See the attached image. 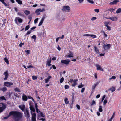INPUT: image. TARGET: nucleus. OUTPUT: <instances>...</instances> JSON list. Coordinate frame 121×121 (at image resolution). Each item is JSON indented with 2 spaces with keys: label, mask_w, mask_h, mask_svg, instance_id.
<instances>
[{
  "label": "nucleus",
  "mask_w": 121,
  "mask_h": 121,
  "mask_svg": "<svg viewBox=\"0 0 121 121\" xmlns=\"http://www.w3.org/2000/svg\"><path fill=\"white\" fill-rule=\"evenodd\" d=\"M32 38L34 39V41H35L36 39V36L35 35H33L31 37Z\"/></svg>",
  "instance_id": "c9c22d12"
},
{
  "label": "nucleus",
  "mask_w": 121,
  "mask_h": 121,
  "mask_svg": "<svg viewBox=\"0 0 121 121\" xmlns=\"http://www.w3.org/2000/svg\"><path fill=\"white\" fill-rule=\"evenodd\" d=\"M4 85L8 87H9L10 86L12 85H13V83L9 82H4Z\"/></svg>",
  "instance_id": "6e6552de"
},
{
  "label": "nucleus",
  "mask_w": 121,
  "mask_h": 121,
  "mask_svg": "<svg viewBox=\"0 0 121 121\" xmlns=\"http://www.w3.org/2000/svg\"><path fill=\"white\" fill-rule=\"evenodd\" d=\"M76 107L77 109H80V107L79 105H76Z\"/></svg>",
  "instance_id": "69168bd1"
},
{
  "label": "nucleus",
  "mask_w": 121,
  "mask_h": 121,
  "mask_svg": "<svg viewBox=\"0 0 121 121\" xmlns=\"http://www.w3.org/2000/svg\"><path fill=\"white\" fill-rule=\"evenodd\" d=\"M4 61L7 64H9V61L8 60V59H7L6 58H5L4 59Z\"/></svg>",
  "instance_id": "c756f323"
},
{
  "label": "nucleus",
  "mask_w": 121,
  "mask_h": 121,
  "mask_svg": "<svg viewBox=\"0 0 121 121\" xmlns=\"http://www.w3.org/2000/svg\"><path fill=\"white\" fill-rule=\"evenodd\" d=\"M14 90L15 91H16L17 92H20L21 91L20 90L19 88H16Z\"/></svg>",
  "instance_id": "2f4dec72"
},
{
  "label": "nucleus",
  "mask_w": 121,
  "mask_h": 121,
  "mask_svg": "<svg viewBox=\"0 0 121 121\" xmlns=\"http://www.w3.org/2000/svg\"><path fill=\"white\" fill-rule=\"evenodd\" d=\"M107 27L106 29L108 30H111V27L109 26H106Z\"/></svg>",
  "instance_id": "37998d69"
},
{
  "label": "nucleus",
  "mask_w": 121,
  "mask_h": 121,
  "mask_svg": "<svg viewBox=\"0 0 121 121\" xmlns=\"http://www.w3.org/2000/svg\"><path fill=\"white\" fill-rule=\"evenodd\" d=\"M51 78V77L50 76H48V77L45 80V83H47Z\"/></svg>",
  "instance_id": "412c9836"
},
{
  "label": "nucleus",
  "mask_w": 121,
  "mask_h": 121,
  "mask_svg": "<svg viewBox=\"0 0 121 121\" xmlns=\"http://www.w3.org/2000/svg\"><path fill=\"white\" fill-rule=\"evenodd\" d=\"M28 98L29 99H31L34 102V100L32 97L30 96H28Z\"/></svg>",
  "instance_id": "ea45409f"
},
{
  "label": "nucleus",
  "mask_w": 121,
  "mask_h": 121,
  "mask_svg": "<svg viewBox=\"0 0 121 121\" xmlns=\"http://www.w3.org/2000/svg\"><path fill=\"white\" fill-rule=\"evenodd\" d=\"M96 66L97 67V70H99L102 71H103V70L102 68L99 65L97 64L96 65Z\"/></svg>",
  "instance_id": "2eb2a0df"
},
{
  "label": "nucleus",
  "mask_w": 121,
  "mask_h": 121,
  "mask_svg": "<svg viewBox=\"0 0 121 121\" xmlns=\"http://www.w3.org/2000/svg\"><path fill=\"white\" fill-rule=\"evenodd\" d=\"M24 13L26 15H27L30 13V12L28 10H25L24 11Z\"/></svg>",
  "instance_id": "393cba45"
},
{
  "label": "nucleus",
  "mask_w": 121,
  "mask_h": 121,
  "mask_svg": "<svg viewBox=\"0 0 121 121\" xmlns=\"http://www.w3.org/2000/svg\"><path fill=\"white\" fill-rule=\"evenodd\" d=\"M25 52H26V53L28 55H29L30 53V50H27L26 51H25Z\"/></svg>",
  "instance_id": "bf43d9fd"
},
{
  "label": "nucleus",
  "mask_w": 121,
  "mask_h": 121,
  "mask_svg": "<svg viewBox=\"0 0 121 121\" xmlns=\"http://www.w3.org/2000/svg\"><path fill=\"white\" fill-rule=\"evenodd\" d=\"M73 55L72 54H68V55H67V57H69V58L73 57Z\"/></svg>",
  "instance_id": "e433bc0d"
},
{
  "label": "nucleus",
  "mask_w": 121,
  "mask_h": 121,
  "mask_svg": "<svg viewBox=\"0 0 121 121\" xmlns=\"http://www.w3.org/2000/svg\"><path fill=\"white\" fill-rule=\"evenodd\" d=\"M87 1L89 3L91 4H93L94 3V1L92 0H87Z\"/></svg>",
  "instance_id": "79ce46f5"
},
{
  "label": "nucleus",
  "mask_w": 121,
  "mask_h": 121,
  "mask_svg": "<svg viewBox=\"0 0 121 121\" xmlns=\"http://www.w3.org/2000/svg\"><path fill=\"white\" fill-rule=\"evenodd\" d=\"M115 10V9L110 8L109 9V10L111 12H113Z\"/></svg>",
  "instance_id": "f704fd0d"
},
{
  "label": "nucleus",
  "mask_w": 121,
  "mask_h": 121,
  "mask_svg": "<svg viewBox=\"0 0 121 121\" xmlns=\"http://www.w3.org/2000/svg\"><path fill=\"white\" fill-rule=\"evenodd\" d=\"M22 99L24 101H26L28 99L27 96L24 94H23L22 96Z\"/></svg>",
  "instance_id": "6ab92c4d"
},
{
  "label": "nucleus",
  "mask_w": 121,
  "mask_h": 121,
  "mask_svg": "<svg viewBox=\"0 0 121 121\" xmlns=\"http://www.w3.org/2000/svg\"><path fill=\"white\" fill-rule=\"evenodd\" d=\"M100 82H97L96 83H95L94 85H93L92 86V90L94 89L96 86H97L100 83Z\"/></svg>",
  "instance_id": "4468645a"
},
{
  "label": "nucleus",
  "mask_w": 121,
  "mask_h": 121,
  "mask_svg": "<svg viewBox=\"0 0 121 121\" xmlns=\"http://www.w3.org/2000/svg\"><path fill=\"white\" fill-rule=\"evenodd\" d=\"M119 0H115L112 2H110L109 4L110 5H113L114 4H117V2H119Z\"/></svg>",
  "instance_id": "ddd939ff"
},
{
  "label": "nucleus",
  "mask_w": 121,
  "mask_h": 121,
  "mask_svg": "<svg viewBox=\"0 0 121 121\" xmlns=\"http://www.w3.org/2000/svg\"><path fill=\"white\" fill-rule=\"evenodd\" d=\"M99 111L100 112H101L102 111L103 109H102V106H99Z\"/></svg>",
  "instance_id": "c85d7f7f"
},
{
  "label": "nucleus",
  "mask_w": 121,
  "mask_h": 121,
  "mask_svg": "<svg viewBox=\"0 0 121 121\" xmlns=\"http://www.w3.org/2000/svg\"><path fill=\"white\" fill-rule=\"evenodd\" d=\"M106 97V96L105 95H104L103 96L102 99V101H103L104 100V99H105Z\"/></svg>",
  "instance_id": "0e129e2a"
},
{
  "label": "nucleus",
  "mask_w": 121,
  "mask_h": 121,
  "mask_svg": "<svg viewBox=\"0 0 121 121\" xmlns=\"http://www.w3.org/2000/svg\"><path fill=\"white\" fill-rule=\"evenodd\" d=\"M4 100H6V98L4 96L0 97V101Z\"/></svg>",
  "instance_id": "5701e85b"
},
{
  "label": "nucleus",
  "mask_w": 121,
  "mask_h": 121,
  "mask_svg": "<svg viewBox=\"0 0 121 121\" xmlns=\"http://www.w3.org/2000/svg\"><path fill=\"white\" fill-rule=\"evenodd\" d=\"M51 58L48 59L47 61V64L48 66H50L51 64H50L51 62Z\"/></svg>",
  "instance_id": "f3484780"
},
{
  "label": "nucleus",
  "mask_w": 121,
  "mask_h": 121,
  "mask_svg": "<svg viewBox=\"0 0 121 121\" xmlns=\"http://www.w3.org/2000/svg\"><path fill=\"white\" fill-rule=\"evenodd\" d=\"M3 74L5 75V78L4 79L5 80H6L7 79L8 77V75L7 71H6L4 72Z\"/></svg>",
  "instance_id": "a211bd4d"
},
{
  "label": "nucleus",
  "mask_w": 121,
  "mask_h": 121,
  "mask_svg": "<svg viewBox=\"0 0 121 121\" xmlns=\"http://www.w3.org/2000/svg\"><path fill=\"white\" fill-rule=\"evenodd\" d=\"M28 19L31 21L32 19V16L31 15H29L28 17Z\"/></svg>",
  "instance_id": "c03bdc74"
},
{
  "label": "nucleus",
  "mask_w": 121,
  "mask_h": 121,
  "mask_svg": "<svg viewBox=\"0 0 121 121\" xmlns=\"http://www.w3.org/2000/svg\"><path fill=\"white\" fill-rule=\"evenodd\" d=\"M6 104L3 103L0 104V113L4 110L6 107Z\"/></svg>",
  "instance_id": "f03ea898"
},
{
  "label": "nucleus",
  "mask_w": 121,
  "mask_h": 121,
  "mask_svg": "<svg viewBox=\"0 0 121 121\" xmlns=\"http://www.w3.org/2000/svg\"><path fill=\"white\" fill-rule=\"evenodd\" d=\"M111 47V45L110 44H108L106 45L104 42L103 43V48L104 50L108 49L110 48Z\"/></svg>",
  "instance_id": "7ed1b4c3"
},
{
  "label": "nucleus",
  "mask_w": 121,
  "mask_h": 121,
  "mask_svg": "<svg viewBox=\"0 0 121 121\" xmlns=\"http://www.w3.org/2000/svg\"><path fill=\"white\" fill-rule=\"evenodd\" d=\"M70 61L69 59L66 60H61V63H62L67 65L69 64Z\"/></svg>",
  "instance_id": "423d86ee"
},
{
  "label": "nucleus",
  "mask_w": 121,
  "mask_h": 121,
  "mask_svg": "<svg viewBox=\"0 0 121 121\" xmlns=\"http://www.w3.org/2000/svg\"><path fill=\"white\" fill-rule=\"evenodd\" d=\"M78 80V79H75L74 80H73V83H75V82H76V83H77V82Z\"/></svg>",
  "instance_id": "052dcab7"
},
{
  "label": "nucleus",
  "mask_w": 121,
  "mask_h": 121,
  "mask_svg": "<svg viewBox=\"0 0 121 121\" xmlns=\"http://www.w3.org/2000/svg\"><path fill=\"white\" fill-rule=\"evenodd\" d=\"M64 80V78L63 77H62L60 79V83H62Z\"/></svg>",
  "instance_id": "8fccbe9b"
},
{
  "label": "nucleus",
  "mask_w": 121,
  "mask_h": 121,
  "mask_svg": "<svg viewBox=\"0 0 121 121\" xmlns=\"http://www.w3.org/2000/svg\"><path fill=\"white\" fill-rule=\"evenodd\" d=\"M77 84V83H76V82H75V83H73V84H72V86L73 87H74V86L76 85Z\"/></svg>",
  "instance_id": "774afa93"
},
{
  "label": "nucleus",
  "mask_w": 121,
  "mask_h": 121,
  "mask_svg": "<svg viewBox=\"0 0 121 121\" xmlns=\"http://www.w3.org/2000/svg\"><path fill=\"white\" fill-rule=\"evenodd\" d=\"M30 105V110H31V112H35V110L34 108L33 107V106L31 105H30V104H29Z\"/></svg>",
  "instance_id": "9b49d317"
},
{
  "label": "nucleus",
  "mask_w": 121,
  "mask_h": 121,
  "mask_svg": "<svg viewBox=\"0 0 121 121\" xmlns=\"http://www.w3.org/2000/svg\"><path fill=\"white\" fill-rule=\"evenodd\" d=\"M62 10L63 11L66 12L70 10V7L67 6H63Z\"/></svg>",
  "instance_id": "1a4fd4ad"
},
{
  "label": "nucleus",
  "mask_w": 121,
  "mask_h": 121,
  "mask_svg": "<svg viewBox=\"0 0 121 121\" xmlns=\"http://www.w3.org/2000/svg\"><path fill=\"white\" fill-rule=\"evenodd\" d=\"M64 100L65 103L66 104H68L69 102L68 99L67 98H66Z\"/></svg>",
  "instance_id": "7c9ffc66"
},
{
  "label": "nucleus",
  "mask_w": 121,
  "mask_h": 121,
  "mask_svg": "<svg viewBox=\"0 0 121 121\" xmlns=\"http://www.w3.org/2000/svg\"><path fill=\"white\" fill-rule=\"evenodd\" d=\"M109 22H106L104 23V25L105 26H108V24H109Z\"/></svg>",
  "instance_id": "a19ab883"
},
{
  "label": "nucleus",
  "mask_w": 121,
  "mask_h": 121,
  "mask_svg": "<svg viewBox=\"0 0 121 121\" xmlns=\"http://www.w3.org/2000/svg\"><path fill=\"white\" fill-rule=\"evenodd\" d=\"M29 111L28 109L26 108L24 111L25 116L27 118H29L30 117Z\"/></svg>",
  "instance_id": "20e7f679"
},
{
  "label": "nucleus",
  "mask_w": 121,
  "mask_h": 121,
  "mask_svg": "<svg viewBox=\"0 0 121 121\" xmlns=\"http://www.w3.org/2000/svg\"><path fill=\"white\" fill-rule=\"evenodd\" d=\"M13 115V118L17 121L21 120L23 117V114L22 112L17 111H13L10 112L8 116L4 117V119H7L9 117Z\"/></svg>",
  "instance_id": "f257e3e1"
},
{
  "label": "nucleus",
  "mask_w": 121,
  "mask_h": 121,
  "mask_svg": "<svg viewBox=\"0 0 121 121\" xmlns=\"http://www.w3.org/2000/svg\"><path fill=\"white\" fill-rule=\"evenodd\" d=\"M37 11V9L36 10L35 12V13H37V15H39L40 14V13L39 12V11Z\"/></svg>",
  "instance_id": "a18cd8bd"
},
{
  "label": "nucleus",
  "mask_w": 121,
  "mask_h": 121,
  "mask_svg": "<svg viewBox=\"0 0 121 121\" xmlns=\"http://www.w3.org/2000/svg\"><path fill=\"white\" fill-rule=\"evenodd\" d=\"M32 32V31L31 30H30L29 31H28L26 33L27 35H29Z\"/></svg>",
  "instance_id": "5fc2aeb1"
},
{
  "label": "nucleus",
  "mask_w": 121,
  "mask_h": 121,
  "mask_svg": "<svg viewBox=\"0 0 121 121\" xmlns=\"http://www.w3.org/2000/svg\"><path fill=\"white\" fill-rule=\"evenodd\" d=\"M32 117L31 120L32 121H36V115L35 113H33L31 112Z\"/></svg>",
  "instance_id": "0eeeda50"
},
{
  "label": "nucleus",
  "mask_w": 121,
  "mask_h": 121,
  "mask_svg": "<svg viewBox=\"0 0 121 121\" xmlns=\"http://www.w3.org/2000/svg\"><path fill=\"white\" fill-rule=\"evenodd\" d=\"M109 90H110L111 91V92L112 93L115 91V89L114 87H112L110 88Z\"/></svg>",
  "instance_id": "b1692460"
},
{
  "label": "nucleus",
  "mask_w": 121,
  "mask_h": 121,
  "mask_svg": "<svg viewBox=\"0 0 121 121\" xmlns=\"http://www.w3.org/2000/svg\"><path fill=\"white\" fill-rule=\"evenodd\" d=\"M90 34H86L83 35V36H90Z\"/></svg>",
  "instance_id": "680f3d73"
},
{
  "label": "nucleus",
  "mask_w": 121,
  "mask_h": 121,
  "mask_svg": "<svg viewBox=\"0 0 121 121\" xmlns=\"http://www.w3.org/2000/svg\"><path fill=\"white\" fill-rule=\"evenodd\" d=\"M107 100L106 99L104 100L103 101V104H104L105 105L106 104L107 102Z\"/></svg>",
  "instance_id": "3c124183"
},
{
  "label": "nucleus",
  "mask_w": 121,
  "mask_h": 121,
  "mask_svg": "<svg viewBox=\"0 0 121 121\" xmlns=\"http://www.w3.org/2000/svg\"><path fill=\"white\" fill-rule=\"evenodd\" d=\"M84 85H82L81 84V85H78V87L79 88H81L82 87L84 86Z\"/></svg>",
  "instance_id": "de8ad7c7"
},
{
  "label": "nucleus",
  "mask_w": 121,
  "mask_h": 121,
  "mask_svg": "<svg viewBox=\"0 0 121 121\" xmlns=\"http://www.w3.org/2000/svg\"><path fill=\"white\" fill-rule=\"evenodd\" d=\"M19 107L22 111L24 112L25 111L24 110L25 108V107L24 104L20 105L19 106Z\"/></svg>",
  "instance_id": "9d476101"
},
{
  "label": "nucleus",
  "mask_w": 121,
  "mask_h": 121,
  "mask_svg": "<svg viewBox=\"0 0 121 121\" xmlns=\"http://www.w3.org/2000/svg\"><path fill=\"white\" fill-rule=\"evenodd\" d=\"M2 21L3 22V24H2V26H3L4 25V26L5 25V23H6V19H4L2 20Z\"/></svg>",
  "instance_id": "bb28decb"
},
{
  "label": "nucleus",
  "mask_w": 121,
  "mask_h": 121,
  "mask_svg": "<svg viewBox=\"0 0 121 121\" xmlns=\"http://www.w3.org/2000/svg\"><path fill=\"white\" fill-rule=\"evenodd\" d=\"M85 88H82L81 90V92L82 93H83V92H84V91L85 90Z\"/></svg>",
  "instance_id": "338daca9"
},
{
  "label": "nucleus",
  "mask_w": 121,
  "mask_h": 121,
  "mask_svg": "<svg viewBox=\"0 0 121 121\" xmlns=\"http://www.w3.org/2000/svg\"><path fill=\"white\" fill-rule=\"evenodd\" d=\"M38 18L35 19L34 20V23L35 24H36L37 22V21H38Z\"/></svg>",
  "instance_id": "09e8293b"
},
{
  "label": "nucleus",
  "mask_w": 121,
  "mask_h": 121,
  "mask_svg": "<svg viewBox=\"0 0 121 121\" xmlns=\"http://www.w3.org/2000/svg\"><path fill=\"white\" fill-rule=\"evenodd\" d=\"M1 90L3 92H4L6 91L7 90V88L5 87H4L1 89Z\"/></svg>",
  "instance_id": "473e14b6"
},
{
  "label": "nucleus",
  "mask_w": 121,
  "mask_h": 121,
  "mask_svg": "<svg viewBox=\"0 0 121 121\" xmlns=\"http://www.w3.org/2000/svg\"><path fill=\"white\" fill-rule=\"evenodd\" d=\"M24 44V43H22L21 42L20 43L19 46L20 47H21Z\"/></svg>",
  "instance_id": "e2e57ef3"
},
{
  "label": "nucleus",
  "mask_w": 121,
  "mask_h": 121,
  "mask_svg": "<svg viewBox=\"0 0 121 121\" xmlns=\"http://www.w3.org/2000/svg\"><path fill=\"white\" fill-rule=\"evenodd\" d=\"M107 19H111L112 21H116L117 19V17H111L108 18H106Z\"/></svg>",
  "instance_id": "f8f14e48"
},
{
  "label": "nucleus",
  "mask_w": 121,
  "mask_h": 121,
  "mask_svg": "<svg viewBox=\"0 0 121 121\" xmlns=\"http://www.w3.org/2000/svg\"><path fill=\"white\" fill-rule=\"evenodd\" d=\"M16 1L20 5L22 4V2L20 0H16Z\"/></svg>",
  "instance_id": "a878e982"
},
{
  "label": "nucleus",
  "mask_w": 121,
  "mask_h": 121,
  "mask_svg": "<svg viewBox=\"0 0 121 121\" xmlns=\"http://www.w3.org/2000/svg\"><path fill=\"white\" fill-rule=\"evenodd\" d=\"M90 36L91 37L93 38H96V36L95 35L93 34H90Z\"/></svg>",
  "instance_id": "4c0bfd02"
},
{
  "label": "nucleus",
  "mask_w": 121,
  "mask_h": 121,
  "mask_svg": "<svg viewBox=\"0 0 121 121\" xmlns=\"http://www.w3.org/2000/svg\"><path fill=\"white\" fill-rule=\"evenodd\" d=\"M32 79L34 80H35L37 79V77L36 76H32Z\"/></svg>",
  "instance_id": "6e6d98bb"
},
{
  "label": "nucleus",
  "mask_w": 121,
  "mask_h": 121,
  "mask_svg": "<svg viewBox=\"0 0 121 121\" xmlns=\"http://www.w3.org/2000/svg\"><path fill=\"white\" fill-rule=\"evenodd\" d=\"M45 10L44 8H43L42 9L41 8H39L37 9V11H39V12L40 11L41 12H43L45 11Z\"/></svg>",
  "instance_id": "4be33fe9"
},
{
  "label": "nucleus",
  "mask_w": 121,
  "mask_h": 121,
  "mask_svg": "<svg viewBox=\"0 0 121 121\" xmlns=\"http://www.w3.org/2000/svg\"><path fill=\"white\" fill-rule=\"evenodd\" d=\"M14 21L15 22V23L17 25L18 24V21L19 23H22L23 21L19 17H16Z\"/></svg>",
  "instance_id": "39448f33"
},
{
  "label": "nucleus",
  "mask_w": 121,
  "mask_h": 121,
  "mask_svg": "<svg viewBox=\"0 0 121 121\" xmlns=\"http://www.w3.org/2000/svg\"><path fill=\"white\" fill-rule=\"evenodd\" d=\"M40 116L42 117H44L45 116V115L43 114L42 112H40Z\"/></svg>",
  "instance_id": "49530a36"
},
{
  "label": "nucleus",
  "mask_w": 121,
  "mask_h": 121,
  "mask_svg": "<svg viewBox=\"0 0 121 121\" xmlns=\"http://www.w3.org/2000/svg\"><path fill=\"white\" fill-rule=\"evenodd\" d=\"M30 28V26L29 25H28L26 26L25 28V31L27 30Z\"/></svg>",
  "instance_id": "72a5a7b5"
},
{
  "label": "nucleus",
  "mask_w": 121,
  "mask_h": 121,
  "mask_svg": "<svg viewBox=\"0 0 121 121\" xmlns=\"http://www.w3.org/2000/svg\"><path fill=\"white\" fill-rule=\"evenodd\" d=\"M69 88V86L68 85H66L65 86V89H67Z\"/></svg>",
  "instance_id": "864d4df0"
},
{
  "label": "nucleus",
  "mask_w": 121,
  "mask_h": 121,
  "mask_svg": "<svg viewBox=\"0 0 121 121\" xmlns=\"http://www.w3.org/2000/svg\"><path fill=\"white\" fill-rule=\"evenodd\" d=\"M96 104V103L95 102V101L93 100L92 101V103L91 104V105H93Z\"/></svg>",
  "instance_id": "13d9d810"
},
{
  "label": "nucleus",
  "mask_w": 121,
  "mask_h": 121,
  "mask_svg": "<svg viewBox=\"0 0 121 121\" xmlns=\"http://www.w3.org/2000/svg\"><path fill=\"white\" fill-rule=\"evenodd\" d=\"M121 12V8H118L116 11L117 13L118 14L120 13Z\"/></svg>",
  "instance_id": "cd10ccee"
},
{
  "label": "nucleus",
  "mask_w": 121,
  "mask_h": 121,
  "mask_svg": "<svg viewBox=\"0 0 121 121\" xmlns=\"http://www.w3.org/2000/svg\"><path fill=\"white\" fill-rule=\"evenodd\" d=\"M102 32L104 34V36L105 37H107V34L105 33V32L104 31H103Z\"/></svg>",
  "instance_id": "603ef678"
},
{
  "label": "nucleus",
  "mask_w": 121,
  "mask_h": 121,
  "mask_svg": "<svg viewBox=\"0 0 121 121\" xmlns=\"http://www.w3.org/2000/svg\"><path fill=\"white\" fill-rule=\"evenodd\" d=\"M97 48V47L96 46H95L94 47V50L97 54L100 53L99 52V49H98V48Z\"/></svg>",
  "instance_id": "aec40b11"
},
{
  "label": "nucleus",
  "mask_w": 121,
  "mask_h": 121,
  "mask_svg": "<svg viewBox=\"0 0 121 121\" xmlns=\"http://www.w3.org/2000/svg\"><path fill=\"white\" fill-rule=\"evenodd\" d=\"M94 11L97 13H98L99 12V10L97 9H94Z\"/></svg>",
  "instance_id": "4d7b16f0"
},
{
  "label": "nucleus",
  "mask_w": 121,
  "mask_h": 121,
  "mask_svg": "<svg viewBox=\"0 0 121 121\" xmlns=\"http://www.w3.org/2000/svg\"><path fill=\"white\" fill-rule=\"evenodd\" d=\"M45 18V17L44 16H43L42 19H41L40 22L38 24V26H41L42 25V24L43 23Z\"/></svg>",
  "instance_id": "dca6fc26"
},
{
  "label": "nucleus",
  "mask_w": 121,
  "mask_h": 121,
  "mask_svg": "<svg viewBox=\"0 0 121 121\" xmlns=\"http://www.w3.org/2000/svg\"><path fill=\"white\" fill-rule=\"evenodd\" d=\"M116 78V77L114 76H113L111 77V78H109V79L110 80L112 79H115Z\"/></svg>",
  "instance_id": "58836bf2"
}]
</instances>
